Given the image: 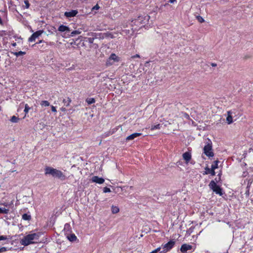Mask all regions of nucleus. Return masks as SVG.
I'll return each instance as SVG.
<instances>
[{
    "label": "nucleus",
    "mask_w": 253,
    "mask_h": 253,
    "mask_svg": "<svg viewBox=\"0 0 253 253\" xmlns=\"http://www.w3.org/2000/svg\"><path fill=\"white\" fill-rule=\"evenodd\" d=\"M40 234L39 233H33L25 236L21 241L20 243L24 246H28L30 244L37 242L39 239Z\"/></svg>",
    "instance_id": "f257e3e1"
},
{
    "label": "nucleus",
    "mask_w": 253,
    "mask_h": 253,
    "mask_svg": "<svg viewBox=\"0 0 253 253\" xmlns=\"http://www.w3.org/2000/svg\"><path fill=\"white\" fill-rule=\"evenodd\" d=\"M45 175H50L54 178H57L62 180L65 179V175L60 170L54 169L50 167H46L44 169Z\"/></svg>",
    "instance_id": "f03ea898"
},
{
    "label": "nucleus",
    "mask_w": 253,
    "mask_h": 253,
    "mask_svg": "<svg viewBox=\"0 0 253 253\" xmlns=\"http://www.w3.org/2000/svg\"><path fill=\"white\" fill-rule=\"evenodd\" d=\"M120 60V58L118 56L116 55L114 53H112L107 59L106 61V65L107 66H111L115 62H118Z\"/></svg>",
    "instance_id": "7ed1b4c3"
},
{
    "label": "nucleus",
    "mask_w": 253,
    "mask_h": 253,
    "mask_svg": "<svg viewBox=\"0 0 253 253\" xmlns=\"http://www.w3.org/2000/svg\"><path fill=\"white\" fill-rule=\"evenodd\" d=\"M204 153L209 158L212 157L213 156V153L211 143H209L205 146L204 147Z\"/></svg>",
    "instance_id": "20e7f679"
},
{
    "label": "nucleus",
    "mask_w": 253,
    "mask_h": 253,
    "mask_svg": "<svg viewBox=\"0 0 253 253\" xmlns=\"http://www.w3.org/2000/svg\"><path fill=\"white\" fill-rule=\"evenodd\" d=\"M209 186L216 194H219L220 196L222 195L221 189L214 181H211L209 184Z\"/></svg>",
    "instance_id": "39448f33"
},
{
    "label": "nucleus",
    "mask_w": 253,
    "mask_h": 253,
    "mask_svg": "<svg viewBox=\"0 0 253 253\" xmlns=\"http://www.w3.org/2000/svg\"><path fill=\"white\" fill-rule=\"evenodd\" d=\"M43 32L44 31L43 30H39L34 33L29 38L28 41L29 42L35 41L36 39L41 36L42 34L43 33Z\"/></svg>",
    "instance_id": "423d86ee"
},
{
    "label": "nucleus",
    "mask_w": 253,
    "mask_h": 253,
    "mask_svg": "<svg viewBox=\"0 0 253 253\" xmlns=\"http://www.w3.org/2000/svg\"><path fill=\"white\" fill-rule=\"evenodd\" d=\"M91 182L98 183V184H102L104 182V179L103 178L99 177L97 176H94L91 179Z\"/></svg>",
    "instance_id": "0eeeda50"
},
{
    "label": "nucleus",
    "mask_w": 253,
    "mask_h": 253,
    "mask_svg": "<svg viewBox=\"0 0 253 253\" xmlns=\"http://www.w3.org/2000/svg\"><path fill=\"white\" fill-rule=\"evenodd\" d=\"M182 157L187 164L191 159V154L189 152H186L183 154Z\"/></svg>",
    "instance_id": "6e6552de"
},
{
    "label": "nucleus",
    "mask_w": 253,
    "mask_h": 253,
    "mask_svg": "<svg viewBox=\"0 0 253 253\" xmlns=\"http://www.w3.org/2000/svg\"><path fill=\"white\" fill-rule=\"evenodd\" d=\"M78 13L77 10H72L68 12H65L64 15L68 18H71L75 16Z\"/></svg>",
    "instance_id": "1a4fd4ad"
},
{
    "label": "nucleus",
    "mask_w": 253,
    "mask_h": 253,
    "mask_svg": "<svg viewBox=\"0 0 253 253\" xmlns=\"http://www.w3.org/2000/svg\"><path fill=\"white\" fill-rule=\"evenodd\" d=\"M192 249V246L191 245L184 244H183L180 248V251L182 253H186L187 251L190 250Z\"/></svg>",
    "instance_id": "9d476101"
},
{
    "label": "nucleus",
    "mask_w": 253,
    "mask_h": 253,
    "mask_svg": "<svg viewBox=\"0 0 253 253\" xmlns=\"http://www.w3.org/2000/svg\"><path fill=\"white\" fill-rule=\"evenodd\" d=\"M218 161L216 160V161H215L213 164H212L211 166V175H214L215 174V172L214 171L215 169H217L218 168Z\"/></svg>",
    "instance_id": "9b49d317"
},
{
    "label": "nucleus",
    "mask_w": 253,
    "mask_h": 253,
    "mask_svg": "<svg viewBox=\"0 0 253 253\" xmlns=\"http://www.w3.org/2000/svg\"><path fill=\"white\" fill-rule=\"evenodd\" d=\"M58 30L59 31H60L61 32H68L70 31V29L69 27H68L66 26L63 25H60L59 27Z\"/></svg>",
    "instance_id": "f8f14e48"
},
{
    "label": "nucleus",
    "mask_w": 253,
    "mask_h": 253,
    "mask_svg": "<svg viewBox=\"0 0 253 253\" xmlns=\"http://www.w3.org/2000/svg\"><path fill=\"white\" fill-rule=\"evenodd\" d=\"M141 135V133H134L129 136H128L126 138V140H133V139H134L135 138L138 137V136H139Z\"/></svg>",
    "instance_id": "ddd939ff"
},
{
    "label": "nucleus",
    "mask_w": 253,
    "mask_h": 253,
    "mask_svg": "<svg viewBox=\"0 0 253 253\" xmlns=\"http://www.w3.org/2000/svg\"><path fill=\"white\" fill-rule=\"evenodd\" d=\"M111 211L113 214H117L120 211V209L117 206L112 205L111 207Z\"/></svg>",
    "instance_id": "4468645a"
},
{
    "label": "nucleus",
    "mask_w": 253,
    "mask_h": 253,
    "mask_svg": "<svg viewBox=\"0 0 253 253\" xmlns=\"http://www.w3.org/2000/svg\"><path fill=\"white\" fill-rule=\"evenodd\" d=\"M68 239L71 242L75 241L77 238L74 234H71L67 236Z\"/></svg>",
    "instance_id": "2eb2a0df"
},
{
    "label": "nucleus",
    "mask_w": 253,
    "mask_h": 253,
    "mask_svg": "<svg viewBox=\"0 0 253 253\" xmlns=\"http://www.w3.org/2000/svg\"><path fill=\"white\" fill-rule=\"evenodd\" d=\"M226 121L228 124H230L233 122L232 117L230 112H228V115L226 118Z\"/></svg>",
    "instance_id": "dca6fc26"
},
{
    "label": "nucleus",
    "mask_w": 253,
    "mask_h": 253,
    "mask_svg": "<svg viewBox=\"0 0 253 253\" xmlns=\"http://www.w3.org/2000/svg\"><path fill=\"white\" fill-rule=\"evenodd\" d=\"M118 33L114 32V33H108L107 34V36L108 37H110L112 39L115 38L118 36Z\"/></svg>",
    "instance_id": "f3484780"
},
{
    "label": "nucleus",
    "mask_w": 253,
    "mask_h": 253,
    "mask_svg": "<svg viewBox=\"0 0 253 253\" xmlns=\"http://www.w3.org/2000/svg\"><path fill=\"white\" fill-rule=\"evenodd\" d=\"M19 120H20V119L18 117H16L15 116H12L10 120V122L12 123H18Z\"/></svg>",
    "instance_id": "a211bd4d"
},
{
    "label": "nucleus",
    "mask_w": 253,
    "mask_h": 253,
    "mask_svg": "<svg viewBox=\"0 0 253 253\" xmlns=\"http://www.w3.org/2000/svg\"><path fill=\"white\" fill-rule=\"evenodd\" d=\"M9 209L0 207V213L7 214L9 212Z\"/></svg>",
    "instance_id": "6ab92c4d"
},
{
    "label": "nucleus",
    "mask_w": 253,
    "mask_h": 253,
    "mask_svg": "<svg viewBox=\"0 0 253 253\" xmlns=\"http://www.w3.org/2000/svg\"><path fill=\"white\" fill-rule=\"evenodd\" d=\"M11 205H12V202H11L10 203H8L7 202H0V205L3 206L4 207V208L7 209H8V207H10V206H11Z\"/></svg>",
    "instance_id": "aec40b11"
},
{
    "label": "nucleus",
    "mask_w": 253,
    "mask_h": 253,
    "mask_svg": "<svg viewBox=\"0 0 253 253\" xmlns=\"http://www.w3.org/2000/svg\"><path fill=\"white\" fill-rule=\"evenodd\" d=\"M161 125L160 124H157L156 125L152 126L150 129L151 130H153L155 129H159L161 128Z\"/></svg>",
    "instance_id": "412c9836"
},
{
    "label": "nucleus",
    "mask_w": 253,
    "mask_h": 253,
    "mask_svg": "<svg viewBox=\"0 0 253 253\" xmlns=\"http://www.w3.org/2000/svg\"><path fill=\"white\" fill-rule=\"evenodd\" d=\"M31 215L27 213H25L22 215V219L25 220H29L31 219Z\"/></svg>",
    "instance_id": "4be33fe9"
},
{
    "label": "nucleus",
    "mask_w": 253,
    "mask_h": 253,
    "mask_svg": "<svg viewBox=\"0 0 253 253\" xmlns=\"http://www.w3.org/2000/svg\"><path fill=\"white\" fill-rule=\"evenodd\" d=\"M86 101L88 104H91L95 103V100L93 98H88L86 99Z\"/></svg>",
    "instance_id": "5701e85b"
},
{
    "label": "nucleus",
    "mask_w": 253,
    "mask_h": 253,
    "mask_svg": "<svg viewBox=\"0 0 253 253\" xmlns=\"http://www.w3.org/2000/svg\"><path fill=\"white\" fill-rule=\"evenodd\" d=\"M41 105L42 106H49L50 104L47 101L43 100L41 101Z\"/></svg>",
    "instance_id": "b1692460"
},
{
    "label": "nucleus",
    "mask_w": 253,
    "mask_h": 253,
    "mask_svg": "<svg viewBox=\"0 0 253 253\" xmlns=\"http://www.w3.org/2000/svg\"><path fill=\"white\" fill-rule=\"evenodd\" d=\"M13 54L16 56H19L25 54V52L24 51H20L19 52H13Z\"/></svg>",
    "instance_id": "393cba45"
},
{
    "label": "nucleus",
    "mask_w": 253,
    "mask_h": 253,
    "mask_svg": "<svg viewBox=\"0 0 253 253\" xmlns=\"http://www.w3.org/2000/svg\"><path fill=\"white\" fill-rule=\"evenodd\" d=\"M81 33V32L80 30H75L72 32L71 34V36L73 37L76 35H79Z\"/></svg>",
    "instance_id": "a878e982"
},
{
    "label": "nucleus",
    "mask_w": 253,
    "mask_h": 253,
    "mask_svg": "<svg viewBox=\"0 0 253 253\" xmlns=\"http://www.w3.org/2000/svg\"><path fill=\"white\" fill-rule=\"evenodd\" d=\"M30 110V108L29 107L28 105L27 104H25V109H24V112H25V113L27 114L29 112Z\"/></svg>",
    "instance_id": "bb28decb"
},
{
    "label": "nucleus",
    "mask_w": 253,
    "mask_h": 253,
    "mask_svg": "<svg viewBox=\"0 0 253 253\" xmlns=\"http://www.w3.org/2000/svg\"><path fill=\"white\" fill-rule=\"evenodd\" d=\"M205 170H206V171H205V174H209V173H210L211 175V168L210 169V168H206L205 169Z\"/></svg>",
    "instance_id": "cd10ccee"
},
{
    "label": "nucleus",
    "mask_w": 253,
    "mask_h": 253,
    "mask_svg": "<svg viewBox=\"0 0 253 253\" xmlns=\"http://www.w3.org/2000/svg\"><path fill=\"white\" fill-rule=\"evenodd\" d=\"M197 19L199 21V22L200 23H203L204 22V19L203 18V17H202L200 16H198L197 17Z\"/></svg>",
    "instance_id": "c85d7f7f"
},
{
    "label": "nucleus",
    "mask_w": 253,
    "mask_h": 253,
    "mask_svg": "<svg viewBox=\"0 0 253 253\" xmlns=\"http://www.w3.org/2000/svg\"><path fill=\"white\" fill-rule=\"evenodd\" d=\"M100 8V7L97 4H96L95 6H94L92 9H91V10L92 11H93V10H98Z\"/></svg>",
    "instance_id": "c756f323"
},
{
    "label": "nucleus",
    "mask_w": 253,
    "mask_h": 253,
    "mask_svg": "<svg viewBox=\"0 0 253 253\" xmlns=\"http://www.w3.org/2000/svg\"><path fill=\"white\" fill-rule=\"evenodd\" d=\"M111 192V190H110V189L107 187H105L103 188V192L104 193H109V192Z\"/></svg>",
    "instance_id": "7c9ffc66"
},
{
    "label": "nucleus",
    "mask_w": 253,
    "mask_h": 253,
    "mask_svg": "<svg viewBox=\"0 0 253 253\" xmlns=\"http://www.w3.org/2000/svg\"><path fill=\"white\" fill-rule=\"evenodd\" d=\"M129 31L128 30H123L122 31V34L124 35H127L129 33Z\"/></svg>",
    "instance_id": "2f4dec72"
},
{
    "label": "nucleus",
    "mask_w": 253,
    "mask_h": 253,
    "mask_svg": "<svg viewBox=\"0 0 253 253\" xmlns=\"http://www.w3.org/2000/svg\"><path fill=\"white\" fill-rule=\"evenodd\" d=\"M25 6L26 8H28L29 7L30 4L27 0L24 1Z\"/></svg>",
    "instance_id": "473e14b6"
},
{
    "label": "nucleus",
    "mask_w": 253,
    "mask_h": 253,
    "mask_svg": "<svg viewBox=\"0 0 253 253\" xmlns=\"http://www.w3.org/2000/svg\"><path fill=\"white\" fill-rule=\"evenodd\" d=\"M6 248L5 247H2L0 248V253H3L6 251Z\"/></svg>",
    "instance_id": "72a5a7b5"
},
{
    "label": "nucleus",
    "mask_w": 253,
    "mask_h": 253,
    "mask_svg": "<svg viewBox=\"0 0 253 253\" xmlns=\"http://www.w3.org/2000/svg\"><path fill=\"white\" fill-rule=\"evenodd\" d=\"M7 239V237L5 236H0V241L1 240H5Z\"/></svg>",
    "instance_id": "f704fd0d"
},
{
    "label": "nucleus",
    "mask_w": 253,
    "mask_h": 253,
    "mask_svg": "<svg viewBox=\"0 0 253 253\" xmlns=\"http://www.w3.org/2000/svg\"><path fill=\"white\" fill-rule=\"evenodd\" d=\"M161 248H162V247H158V248H157V249H155L153 251L155 252V253H158V252H159L161 250Z\"/></svg>",
    "instance_id": "c9c22d12"
},
{
    "label": "nucleus",
    "mask_w": 253,
    "mask_h": 253,
    "mask_svg": "<svg viewBox=\"0 0 253 253\" xmlns=\"http://www.w3.org/2000/svg\"><path fill=\"white\" fill-rule=\"evenodd\" d=\"M51 110H52V112H56V108L54 106H51Z\"/></svg>",
    "instance_id": "e433bc0d"
},
{
    "label": "nucleus",
    "mask_w": 253,
    "mask_h": 253,
    "mask_svg": "<svg viewBox=\"0 0 253 253\" xmlns=\"http://www.w3.org/2000/svg\"><path fill=\"white\" fill-rule=\"evenodd\" d=\"M131 57L132 58H139V57H140V56L138 54H135V55L132 56Z\"/></svg>",
    "instance_id": "4c0bfd02"
},
{
    "label": "nucleus",
    "mask_w": 253,
    "mask_h": 253,
    "mask_svg": "<svg viewBox=\"0 0 253 253\" xmlns=\"http://www.w3.org/2000/svg\"><path fill=\"white\" fill-rule=\"evenodd\" d=\"M16 41L18 42H20L22 41V39H21L20 38H18Z\"/></svg>",
    "instance_id": "58836bf2"
},
{
    "label": "nucleus",
    "mask_w": 253,
    "mask_h": 253,
    "mask_svg": "<svg viewBox=\"0 0 253 253\" xmlns=\"http://www.w3.org/2000/svg\"><path fill=\"white\" fill-rule=\"evenodd\" d=\"M169 0L170 3H172L174 2L175 1H176V0Z\"/></svg>",
    "instance_id": "ea45409f"
},
{
    "label": "nucleus",
    "mask_w": 253,
    "mask_h": 253,
    "mask_svg": "<svg viewBox=\"0 0 253 253\" xmlns=\"http://www.w3.org/2000/svg\"><path fill=\"white\" fill-rule=\"evenodd\" d=\"M125 187H126L125 186H124V187H117V189L120 188V189H121V190L123 191L124 188H125Z\"/></svg>",
    "instance_id": "a19ab883"
},
{
    "label": "nucleus",
    "mask_w": 253,
    "mask_h": 253,
    "mask_svg": "<svg viewBox=\"0 0 253 253\" xmlns=\"http://www.w3.org/2000/svg\"><path fill=\"white\" fill-rule=\"evenodd\" d=\"M0 24L2 25H3V22L1 19V18L0 17Z\"/></svg>",
    "instance_id": "79ce46f5"
},
{
    "label": "nucleus",
    "mask_w": 253,
    "mask_h": 253,
    "mask_svg": "<svg viewBox=\"0 0 253 253\" xmlns=\"http://www.w3.org/2000/svg\"><path fill=\"white\" fill-rule=\"evenodd\" d=\"M69 226H70V225H69V224H65V228H67V227H69Z\"/></svg>",
    "instance_id": "37998d69"
},
{
    "label": "nucleus",
    "mask_w": 253,
    "mask_h": 253,
    "mask_svg": "<svg viewBox=\"0 0 253 253\" xmlns=\"http://www.w3.org/2000/svg\"><path fill=\"white\" fill-rule=\"evenodd\" d=\"M12 45L13 46H15L16 45V42H13L12 43Z\"/></svg>",
    "instance_id": "c03bdc74"
},
{
    "label": "nucleus",
    "mask_w": 253,
    "mask_h": 253,
    "mask_svg": "<svg viewBox=\"0 0 253 253\" xmlns=\"http://www.w3.org/2000/svg\"><path fill=\"white\" fill-rule=\"evenodd\" d=\"M149 253H155V252H154V251H152V252H150Z\"/></svg>",
    "instance_id": "a18cd8bd"
},
{
    "label": "nucleus",
    "mask_w": 253,
    "mask_h": 253,
    "mask_svg": "<svg viewBox=\"0 0 253 253\" xmlns=\"http://www.w3.org/2000/svg\"><path fill=\"white\" fill-rule=\"evenodd\" d=\"M42 40H41L40 42H39V43H42Z\"/></svg>",
    "instance_id": "49530a36"
},
{
    "label": "nucleus",
    "mask_w": 253,
    "mask_h": 253,
    "mask_svg": "<svg viewBox=\"0 0 253 253\" xmlns=\"http://www.w3.org/2000/svg\"><path fill=\"white\" fill-rule=\"evenodd\" d=\"M186 118H189V116H188V115H186Z\"/></svg>",
    "instance_id": "de8ad7c7"
}]
</instances>
